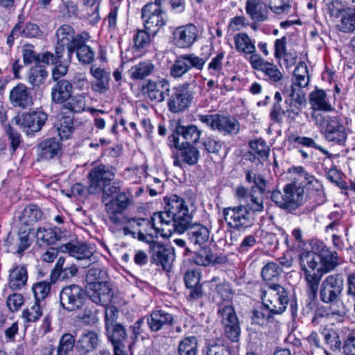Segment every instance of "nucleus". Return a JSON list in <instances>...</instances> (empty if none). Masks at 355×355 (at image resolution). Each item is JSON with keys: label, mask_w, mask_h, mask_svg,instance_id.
Instances as JSON below:
<instances>
[{"label": "nucleus", "mask_w": 355, "mask_h": 355, "mask_svg": "<svg viewBox=\"0 0 355 355\" xmlns=\"http://www.w3.org/2000/svg\"><path fill=\"white\" fill-rule=\"evenodd\" d=\"M148 221V225H139L134 232L139 241L150 243L158 235L168 238L174 232H184L191 225V215L184 200L173 195L168 198L164 211L154 213Z\"/></svg>", "instance_id": "f257e3e1"}, {"label": "nucleus", "mask_w": 355, "mask_h": 355, "mask_svg": "<svg viewBox=\"0 0 355 355\" xmlns=\"http://www.w3.org/2000/svg\"><path fill=\"white\" fill-rule=\"evenodd\" d=\"M122 187L123 182L117 180L103 191L104 201L106 200L105 196L112 197L105 202V209L112 231L122 230L124 234L133 235L136 227L148 225L149 221L144 218L130 219L125 216V210L133 204V196L129 189L122 191Z\"/></svg>", "instance_id": "f03ea898"}, {"label": "nucleus", "mask_w": 355, "mask_h": 355, "mask_svg": "<svg viewBox=\"0 0 355 355\" xmlns=\"http://www.w3.org/2000/svg\"><path fill=\"white\" fill-rule=\"evenodd\" d=\"M298 258L306 283L308 295L311 297H316L322 277L320 256L315 250L311 248V250L301 251Z\"/></svg>", "instance_id": "7ed1b4c3"}, {"label": "nucleus", "mask_w": 355, "mask_h": 355, "mask_svg": "<svg viewBox=\"0 0 355 355\" xmlns=\"http://www.w3.org/2000/svg\"><path fill=\"white\" fill-rule=\"evenodd\" d=\"M327 12L337 19L336 28L344 34H355V1L331 0L327 3Z\"/></svg>", "instance_id": "20e7f679"}, {"label": "nucleus", "mask_w": 355, "mask_h": 355, "mask_svg": "<svg viewBox=\"0 0 355 355\" xmlns=\"http://www.w3.org/2000/svg\"><path fill=\"white\" fill-rule=\"evenodd\" d=\"M263 304L272 313L280 315L288 306L289 298L288 291L280 284L268 283L260 290Z\"/></svg>", "instance_id": "39448f33"}, {"label": "nucleus", "mask_w": 355, "mask_h": 355, "mask_svg": "<svg viewBox=\"0 0 355 355\" xmlns=\"http://www.w3.org/2000/svg\"><path fill=\"white\" fill-rule=\"evenodd\" d=\"M223 214L227 225L237 230H245L254 222L252 214L245 205L225 207Z\"/></svg>", "instance_id": "423d86ee"}, {"label": "nucleus", "mask_w": 355, "mask_h": 355, "mask_svg": "<svg viewBox=\"0 0 355 355\" xmlns=\"http://www.w3.org/2000/svg\"><path fill=\"white\" fill-rule=\"evenodd\" d=\"M141 17L144 20L145 29L155 36L157 32L166 25V18L161 5L155 3L146 4L141 9Z\"/></svg>", "instance_id": "0eeeda50"}, {"label": "nucleus", "mask_w": 355, "mask_h": 355, "mask_svg": "<svg viewBox=\"0 0 355 355\" xmlns=\"http://www.w3.org/2000/svg\"><path fill=\"white\" fill-rule=\"evenodd\" d=\"M217 313L224 326L225 336L232 342H238L241 335V327L233 306L229 304L219 305Z\"/></svg>", "instance_id": "6e6552de"}, {"label": "nucleus", "mask_w": 355, "mask_h": 355, "mask_svg": "<svg viewBox=\"0 0 355 355\" xmlns=\"http://www.w3.org/2000/svg\"><path fill=\"white\" fill-rule=\"evenodd\" d=\"M288 173L290 175L291 180L290 184L295 188L302 189L304 192V189L317 191L322 189L321 182L303 166H292L288 168Z\"/></svg>", "instance_id": "1a4fd4ad"}, {"label": "nucleus", "mask_w": 355, "mask_h": 355, "mask_svg": "<svg viewBox=\"0 0 355 355\" xmlns=\"http://www.w3.org/2000/svg\"><path fill=\"white\" fill-rule=\"evenodd\" d=\"M85 300V293L79 286L71 284L65 286L60 293V302L63 309L73 311L80 309Z\"/></svg>", "instance_id": "9d476101"}, {"label": "nucleus", "mask_w": 355, "mask_h": 355, "mask_svg": "<svg viewBox=\"0 0 355 355\" xmlns=\"http://www.w3.org/2000/svg\"><path fill=\"white\" fill-rule=\"evenodd\" d=\"M201 122L224 135H236L240 130L238 121L231 116L219 114L201 116Z\"/></svg>", "instance_id": "9b49d317"}, {"label": "nucleus", "mask_w": 355, "mask_h": 355, "mask_svg": "<svg viewBox=\"0 0 355 355\" xmlns=\"http://www.w3.org/2000/svg\"><path fill=\"white\" fill-rule=\"evenodd\" d=\"M343 290V278L340 274L328 275L322 282L320 298L324 303H330L339 297Z\"/></svg>", "instance_id": "f8f14e48"}, {"label": "nucleus", "mask_w": 355, "mask_h": 355, "mask_svg": "<svg viewBox=\"0 0 355 355\" xmlns=\"http://www.w3.org/2000/svg\"><path fill=\"white\" fill-rule=\"evenodd\" d=\"M312 249L315 250L320 256V267L322 276L333 270L338 265V254L320 240H312L311 243Z\"/></svg>", "instance_id": "ddd939ff"}, {"label": "nucleus", "mask_w": 355, "mask_h": 355, "mask_svg": "<svg viewBox=\"0 0 355 355\" xmlns=\"http://www.w3.org/2000/svg\"><path fill=\"white\" fill-rule=\"evenodd\" d=\"M47 120V114L42 111H35L17 116L12 120V123L19 125L27 134L29 132H38Z\"/></svg>", "instance_id": "4468645a"}, {"label": "nucleus", "mask_w": 355, "mask_h": 355, "mask_svg": "<svg viewBox=\"0 0 355 355\" xmlns=\"http://www.w3.org/2000/svg\"><path fill=\"white\" fill-rule=\"evenodd\" d=\"M191 99V94L184 86L175 87L168 100V110L173 113L183 112L189 107Z\"/></svg>", "instance_id": "2eb2a0df"}, {"label": "nucleus", "mask_w": 355, "mask_h": 355, "mask_svg": "<svg viewBox=\"0 0 355 355\" xmlns=\"http://www.w3.org/2000/svg\"><path fill=\"white\" fill-rule=\"evenodd\" d=\"M114 178V173L107 166L100 164L93 167L88 174L91 192L101 189Z\"/></svg>", "instance_id": "dca6fc26"}, {"label": "nucleus", "mask_w": 355, "mask_h": 355, "mask_svg": "<svg viewBox=\"0 0 355 355\" xmlns=\"http://www.w3.org/2000/svg\"><path fill=\"white\" fill-rule=\"evenodd\" d=\"M252 67L257 71H261L266 77V79L270 83H277L283 78V74L272 62H268L259 55H254L249 58Z\"/></svg>", "instance_id": "f3484780"}, {"label": "nucleus", "mask_w": 355, "mask_h": 355, "mask_svg": "<svg viewBox=\"0 0 355 355\" xmlns=\"http://www.w3.org/2000/svg\"><path fill=\"white\" fill-rule=\"evenodd\" d=\"M324 137L329 142L340 146L345 145L347 133L341 120L337 116L329 119V123L324 130Z\"/></svg>", "instance_id": "a211bd4d"}, {"label": "nucleus", "mask_w": 355, "mask_h": 355, "mask_svg": "<svg viewBox=\"0 0 355 355\" xmlns=\"http://www.w3.org/2000/svg\"><path fill=\"white\" fill-rule=\"evenodd\" d=\"M144 94L146 95L151 101L161 103L164 101L165 92L170 90V85L168 80L165 79L153 81L148 80L143 85Z\"/></svg>", "instance_id": "6ab92c4d"}, {"label": "nucleus", "mask_w": 355, "mask_h": 355, "mask_svg": "<svg viewBox=\"0 0 355 355\" xmlns=\"http://www.w3.org/2000/svg\"><path fill=\"white\" fill-rule=\"evenodd\" d=\"M90 299L97 304L107 305L112 300L113 292L107 282H92L87 286Z\"/></svg>", "instance_id": "aec40b11"}, {"label": "nucleus", "mask_w": 355, "mask_h": 355, "mask_svg": "<svg viewBox=\"0 0 355 355\" xmlns=\"http://www.w3.org/2000/svg\"><path fill=\"white\" fill-rule=\"evenodd\" d=\"M200 58L193 54L182 55L175 60L170 67V75L175 78H180L191 68H198Z\"/></svg>", "instance_id": "412c9836"}, {"label": "nucleus", "mask_w": 355, "mask_h": 355, "mask_svg": "<svg viewBox=\"0 0 355 355\" xmlns=\"http://www.w3.org/2000/svg\"><path fill=\"white\" fill-rule=\"evenodd\" d=\"M198 29L192 24L175 28L173 33L175 44L179 48H189L197 40Z\"/></svg>", "instance_id": "4be33fe9"}, {"label": "nucleus", "mask_w": 355, "mask_h": 355, "mask_svg": "<svg viewBox=\"0 0 355 355\" xmlns=\"http://www.w3.org/2000/svg\"><path fill=\"white\" fill-rule=\"evenodd\" d=\"M90 73L96 80L92 83V89L95 92L105 94L110 88V70L93 64L90 67Z\"/></svg>", "instance_id": "5701e85b"}, {"label": "nucleus", "mask_w": 355, "mask_h": 355, "mask_svg": "<svg viewBox=\"0 0 355 355\" xmlns=\"http://www.w3.org/2000/svg\"><path fill=\"white\" fill-rule=\"evenodd\" d=\"M28 279L27 268L25 265L15 264L9 270L8 284L12 291L24 289Z\"/></svg>", "instance_id": "b1692460"}, {"label": "nucleus", "mask_w": 355, "mask_h": 355, "mask_svg": "<svg viewBox=\"0 0 355 355\" xmlns=\"http://www.w3.org/2000/svg\"><path fill=\"white\" fill-rule=\"evenodd\" d=\"M73 86L69 80L61 79L51 87V97L53 102L57 104L64 103L73 94Z\"/></svg>", "instance_id": "393cba45"}, {"label": "nucleus", "mask_w": 355, "mask_h": 355, "mask_svg": "<svg viewBox=\"0 0 355 355\" xmlns=\"http://www.w3.org/2000/svg\"><path fill=\"white\" fill-rule=\"evenodd\" d=\"M87 38L82 34H78V38L75 41L73 53L76 51L78 61L84 64H91L94 60L95 53L91 46L87 45Z\"/></svg>", "instance_id": "a878e982"}, {"label": "nucleus", "mask_w": 355, "mask_h": 355, "mask_svg": "<svg viewBox=\"0 0 355 355\" xmlns=\"http://www.w3.org/2000/svg\"><path fill=\"white\" fill-rule=\"evenodd\" d=\"M10 99L15 107L26 108L33 104V97L29 89L23 84L15 87L10 93Z\"/></svg>", "instance_id": "bb28decb"}, {"label": "nucleus", "mask_w": 355, "mask_h": 355, "mask_svg": "<svg viewBox=\"0 0 355 355\" xmlns=\"http://www.w3.org/2000/svg\"><path fill=\"white\" fill-rule=\"evenodd\" d=\"M58 44L67 45V57L71 59L73 55L75 41L78 35H75V31L72 26L68 24H63L56 31Z\"/></svg>", "instance_id": "cd10ccee"}, {"label": "nucleus", "mask_w": 355, "mask_h": 355, "mask_svg": "<svg viewBox=\"0 0 355 355\" xmlns=\"http://www.w3.org/2000/svg\"><path fill=\"white\" fill-rule=\"evenodd\" d=\"M310 77L306 64L304 62L298 63L292 76V84L290 92H304L302 89L309 85Z\"/></svg>", "instance_id": "c85d7f7f"}, {"label": "nucleus", "mask_w": 355, "mask_h": 355, "mask_svg": "<svg viewBox=\"0 0 355 355\" xmlns=\"http://www.w3.org/2000/svg\"><path fill=\"white\" fill-rule=\"evenodd\" d=\"M98 334L92 330H85L76 342L77 349L86 354L96 349L99 345Z\"/></svg>", "instance_id": "c756f323"}, {"label": "nucleus", "mask_w": 355, "mask_h": 355, "mask_svg": "<svg viewBox=\"0 0 355 355\" xmlns=\"http://www.w3.org/2000/svg\"><path fill=\"white\" fill-rule=\"evenodd\" d=\"M236 50L244 55H250V58L256 53L255 42L252 40L246 33H239L234 37Z\"/></svg>", "instance_id": "7c9ffc66"}, {"label": "nucleus", "mask_w": 355, "mask_h": 355, "mask_svg": "<svg viewBox=\"0 0 355 355\" xmlns=\"http://www.w3.org/2000/svg\"><path fill=\"white\" fill-rule=\"evenodd\" d=\"M306 98L304 92H290L288 98L285 99L286 112H287L288 117L295 119L300 114L301 106L305 105Z\"/></svg>", "instance_id": "2f4dec72"}, {"label": "nucleus", "mask_w": 355, "mask_h": 355, "mask_svg": "<svg viewBox=\"0 0 355 355\" xmlns=\"http://www.w3.org/2000/svg\"><path fill=\"white\" fill-rule=\"evenodd\" d=\"M62 251L78 260L89 259L94 254V248L85 243H67L62 247Z\"/></svg>", "instance_id": "473e14b6"}, {"label": "nucleus", "mask_w": 355, "mask_h": 355, "mask_svg": "<svg viewBox=\"0 0 355 355\" xmlns=\"http://www.w3.org/2000/svg\"><path fill=\"white\" fill-rule=\"evenodd\" d=\"M173 315L163 310L153 311L147 320V323L152 331H158L165 325L173 323Z\"/></svg>", "instance_id": "72a5a7b5"}, {"label": "nucleus", "mask_w": 355, "mask_h": 355, "mask_svg": "<svg viewBox=\"0 0 355 355\" xmlns=\"http://www.w3.org/2000/svg\"><path fill=\"white\" fill-rule=\"evenodd\" d=\"M185 286L188 292V300L193 301L200 297V272L192 270L187 271L184 277Z\"/></svg>", "instance_id": "f704fd0d"}, {"label": "nucleus", "mask_w": 355, "mask_h": 355, "mask_svg": "<svg viewBox=\"0 0 355 355\" xmlns=\"http://www.w3.org/2000/svg\"><path fill=\"white\" fill-rule=\"evenodd\" d=\"M311 107L315 110L331 111L334 110L325 92L316 89L309 95Z\"/></svg>", "instance_id": "c9c22d12"}, {"label": "nucleus", "mask_w": 355, "mask_h": 355, "mask_svg": "<svg viewBox=\"0 0 355 355\" xmlns=\"http://www.w3.org/2000/svg\"><path fill=\"white\" fill-rule=\"evenodd\" d=\"M43 213L40 208L35 205H29L18 216L21 225L29 226L41 220Z\"/></svg>", "instance_id": "e433bc0d"}, {"label": "nucleus", "mask_w": 355, "mask_h": 355, "mask_svg": "<svg viewBox=\"0 0 355 355\" xmlns=\"http://www.w3.org/2000/svg\"><path fill=\"white\" fill-rule=\"evenodd\" d=\"M173 250L162 245H157L154 250L153 259L157 265H160L164 270H168L174 259Z\"/></svg>", "instance_id": "4c0bfd02"}, {"label": "nucleus", "mask_w": 355, "mask_h": 355, "mask_svg": "<svg viewBox=\"0 0 355 355\" xmlns=\"http://www.w3.org/2000/svg\"><path fill=\"white\" fill-rule=\"evenodd\" d=\"M246 12L254 22H261L267 18V10L260 0H248Z\"/></svg>", "instance_id": "58836bf2"}, {"label": "nucleus", "mask_w": 355, "mask_h": 355, "mask_svg": "<svg viewBox=\"0 0 355 355\" xmlns=\"http://www.w3.org/2000/svg\"><path fill=\"white\" fill-rule=\"evenodd\" d=\"M60 150V146L56 139H47L41 142L38 146L39 155L41 159H52Z\"/></svg>", "instance_id": "ea45409f"}, {"label": "nucleus", "mask_w": 355, "mask_h": 355, "mask_svg": "<svg viewBox=\"0 0 355 355\" xmlns=\"http://www.w3.org/2000/svg\"><path fill=\"white\" fill-rule=\"evenodd\" d=\"M288 187V200L286 205H287V211L292 212L303 204L304 193L302 189L295 188L289 183Z\"/></svg>", "instance_id": "a19ab883"}, {"label": "nucleus", "mask_w": 355, "mask_h": 355, "mask_svg": "<svg viewBox=\"0 0 355 355\" xmlns=\"http://www.w3.org/2000/svg\"><path fill=\"white\" fill-rule=\"evenodd\" d=\"M36 243L40 246L54 244L59 236L51 227H40L35 232Z\"/></svg>", "instance_id": "79ce46f5"}, {"label": "nucleus", "mask_w": 355, "mask_h": 355, "mask_svg": "<svg viewBox=\"0 0 355 355\" xmlns=\"http://www.w3.org/2000/svg\"><path fill=\"white\" fill-rule=\"evenodd\" d=\"M177 132L183 137L186 146H195L200 139V130L195 125H179Z\"/></svg>", "instance_id": "37998d69"}, {"label": "nucleus", "mask_w": 355, "mask_h": 355, "mask_svg": "<svg viewBox=\"0 0 355 355\" xmlns=\"http://www.w3.org/2000/svg\"><path fill=\"white\" fill-rule=\"evenodd\" d=\"M48 76V71L41 64L32 67L27 73V80L33 87H39L44 84Z\"/></svg>", "instance_id": "c03bdc74"}, {"label": "nucleus", "mask_w": 355, "mask_h": 355, "mask_svg": "<svg viewBox=\"0 0 355 355\" xmlns=\"http://www.w3.org/2000/svg\"><path fill=\"white\" fill-rule=\"evenodd\" d=\"M273 315L270 311L263 304V306L254 309L252 312L251 319L252 323L265 326L273 321Z\"/></svg>", "instance_id": "a18cd8bd"}, {"label": "nucleus", "mask_w": 355, "mask_h": 355, "mask_svg": "<svg viewBox=\"0 0 355 355\" xmlns=\"http://www.w3.org/2000/svg\"><path fill=\"white\" fill-rule=\"evenodd\" d=\"M86 93L77 94L67 101L64 105L63 108L66 109L71 112L79 113L85 110L86 107Z\"/></svg>", "instance_id": "49530a36"}, {"label": "nucleus", "mask_w": 355, "mask_h": 355, "mask_svg": "<svg viewBox=\"0 0 355 355\" xmlns=\"http://www.w3.org/2000/svg\"><path fill=\"white\" fill-rule=\"evenodd\" d=\"M106 335L111 343H118L127 340L125 328L120 323L110 324L105 327Z\"/></svg>", "instance_id": "de8ad7c7"}, {"label": "nucleus", "mask_w": 355, "mask_h": 355, "mask_svg": "<svg viewBox=\"0 0 355 355\" xmlns=\"http://www.w3.org/2000/svg\"><path fill=\"white\" fill-rule=\"evenodd\" d=\"M154 69V64L150 62H143L132 67L130 70L133 79H143L149 76Z\"/></svg>", "instance_id": "09e8293b"}, {"label": "nucleus", "mask_w": 355, "mask_h": 355, "mask_svg": "<svg viewBox=\"0 0 355 355\" xmlns=\"http://www.w3.org/2000/svg\"><path fill=\"white\" fill-rule=\"evenodd\" d=\"M198 340L194 336H189L182 340L178 346L180 355H197Z\"/></svg>", "instance_id": "8fccbe9b"}, {"label": "nucleus", "mask_w": 355, "mask_h": 355, "mask_svg": "<svg viewBox=\"0 0 355 355\" xmlns=\"http://www.w3.org/2000/svg\"><path fill=\"white\" fill-rule=\"evenodd\" d=\"M75 342V338L72 334L69 333L63 334L60 338L56 349V355H69L74 347Z\"/></svg>", "instance_id": "3c124183"}, {"label": "nucleus", "mask_w": 355, "mask_h": 355, "mask_svg": "<svg viewBox=\"0 0 355 355\" xmlns=\"http://www.w3.org/2000/svg\"><path fill=\"white\" fill-rule=\"evenodd\" d=\"M51 284L46 281H41L33 284L31 290L34 295L35 301L41 302L49 294Z\"/></svg>", "instance_id": "603ef678"}, {"label": "nucleus", "mask_w": 355, "mask_h": 355, "mask_svg": "<svg viewBox=\"0 0 355 355\" xmlns=\"http://www.w3.org/2000/svg\"><path fill=\"white\" fill-rule=\"evenodd\" d=\"M42 314L41 302L35 301L33 306L22 311L21 317L26 322H35L42 317Z\"/></svg>", "instance_id": "864d4df0"}, {"label": "nucleus", "mask_w": 355, "mask_h": 355, "mask_svg": "<svg viewBox=\"0 0 355 355\" xmlns=\"http://www.w3.org/2000/svg\"><path fill=\"white\" fill-rule=\"evenodd\" d=\"M225 257L214 253L209 247H201V265L204 266L221 263L225 261Z\"/></svg>", "instance_id": "5fc2aeb1"}, {"label": "nucleus", "mask_w": 355, "mask_h": 355, "mask_svg": "<svg viewBox=\"0 0 355 355\" xmlns=\"http://www.w3.org/2000/svg\"><path fill=\"white\" fill-rule=\"evenodd\" d=\"M282 269L278 263L274 262L268 263L261 270V276L264 281L270 282L277 278Z\"/></svg>", "instance_id": "6e6d98bb"}, {"label": "nucleus", "mask_w": 355, "mask_h": 355, "mask_svg": "<svg viewBox=\"0 0 355 355\" xmlns=\"http://www.w3.org/2000/svg\"><path fill=\"white\" fill-rule=\"evenodd\" d=\"M151 33L145 30H138L134 35V47L137 50L147 48L150 46Z\"/></svg>", "instance_id": "4d7b16f0"}, {"label": "nucleus", "mask_w": 355, "mask_h": 355, "mask_svg": "<svg viewBox=\"0 0 355 355\" xmlns=\"http://www.w3.org/2000/svg\"><path fill=\"white\" fill-rule=\"evenodd\" d=\"M249 146L254 153L262 159H267L269 156L270 148L266 142L261 138L256 139L250 142Z\"/></svg>", "instance_id": "13d9d810"}, {"label": "nucleus", "mask_w": 355, "mask_h": 355, "mask_svg": "<svg viewBox=\"0 0 355 355\" xmlns=\"http://www.w3.org/2000/svg\"><path fill=\"white\" fill-rule=\"evenodd\" d=\"M288 187L286 184L282 189V192L279 190H274L270 195L271 200L280 209L287 211V198H288Z\"/></svg>", "instance_id": "bf43d9fd"}, {"label": "nucleus", "mask_w": 355, "mask_h": 355, "mask_svg": "<svg viewBox=\"0 0 355 355\" xmlns=\"http://www.w3.org/2000/svg\"><path fill=\"white\" fill-rule=\"evenodd\" d=\"M246 180L249 183H253L254 187L258 189L261 195L263 194L266 190L267 181L260 174H257L251 171H248L246 174Z\"/></svg>", "instance_id": "052dcab7"}, {"label": "nucleus", "mask_w": 355, "mask_h": 355, "mask_svg": "<svg viewBox=\"0 0 355 355\" xmlns=\"http://www.w3.org/2000/svg\"><path fill=\"white\" fill-rule=\"evenodd\" d=\"M291 139L294 143L297 144L299 145H301V146H305L307 148H315L316 150H320L324 155L329 154V152L326 149H324L322 146L319 145L316 142V141L313 138L308 137L297 136V137H292Z\"/></svg>", "instance_id": "680f3d73"}, {"label": "nucleus", "mask_w": 355, "mask_h": 355, "mask_svg": "<svg viewBox=\"0 0 355 355\" xmlns=\"http://www.w3.org/2000/svg\"><path fill=\"white\" fill-rule=\"evenodd\" d=\"M15 26L19 28L20 36L31 38L42 35L40 27L35 24L27 23L25 25L18 24Z\"/></svg>", "instance_id": "e2e57ef3"}, {"label": "nucleus", "mask_w": 355, "mask_h": 355, "mask_svg": "<svg viewBox=\"0 0 355 355\" xmlns=\"http://www.w3.org/2000/svg\"><path fill=\"white\" fill-rule=\"evenodd\" d=\"M30 227L26 228L25 230L19 228L18 232V254H21L31 246V240L30 238Z\"/></svg>", "instance_id": "0e129e2a"}, {"label": "nucleus", "mask_w": 355, "mask_h": 355, "mask_svg": "<svg viewBox=\"0 0 355 355\" xmlns=\"http://www.w3.org/2000/svg\"><path fill=\"white\" fill-rule=\"evenodd\" d=\"M324 338L330 349L332 350L339 349L341 345V341L336 331L333 329H324L322 332Z\"/></svg>", "instance_id": "69168bd1"}, {"label": "nucleus", "mask_w": 355, "mask_h": 355, "mask_svg": "<svg viewBox=\"0 0 355 355\" xmlns=\"http://www.w3.org/2000/svg\"><path fill=\"white\" fill-rule=\"evenodd\" d=\"M101 0H85V7L87 11L88 17H91V20L96 23L99 21L100 17L98 10L100 8Z\"/></svg>", "instance_id": "338daca9"}, {"label": "nucleus", "mask_w": 355, "mask_h": 355, "mask_svg": "<svg viewBox=\"0 0 355 355\" xmlns=\"http://www.w3.org/2000/svg\"><path fill=\"white\" fill-rule=\"evenodd\" d=\"M286 105L282 103H273L272 110L270 112V117L273 123H282L284 117L287 114L286 112Z\"/></svg>", "instance_id": "774afa93"}]
</instances>
